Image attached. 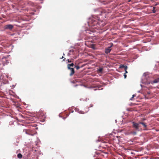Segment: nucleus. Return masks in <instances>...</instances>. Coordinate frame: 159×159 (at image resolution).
Masks as SVG:
<instances>
[{
    "mask_svg": "<svg viewBox=\"0 0 159 159\" xmlns=\"http://www.w3.org/2000/svg\"><path fill=\"white\" fill-rule=\"evenodd\" d=\"M23 132L27 134L32 136L34 135L35 134L34 131H33L32 130L29 129H24L23 130Z\"/></svg>",
    "mask_w": 159,
    "mask_h": 159,
    "instance_id": "nucleus-1",
    "label": "nucleus"
},
{
    "mask_svg": "<svg viewBox=\"0 0 159 159\" xmlns=\"http://www.w3.org/2000/svg\"><path fill=\"white\" fill-rule=\"evenodd\" d=\"M113 46V43H111V45L105 49V52L108 54L109 53L111 50V48Z\"/></svg>",
    "mask_w": 159,
    "mask_h": 159,
    "instance_id": "nucleus-2",
    "label": "nucleus"
},
{
    "mask_svg": "<svg viewBox=\"0 0 159 159\" xmlns=\"http://www.w3.org/2000/svg\"><path fill=\"white\" fill-rule=\"evenodd\" d=\"M133 124V127L136 129L137 130H139V123L138 124L134 122H132Z\"/></svg>",
    "mask_w": 159,
    "mask_h": 159,
    "instance_id": "nucleus-3",
    "label": "nucleus"
},
{
    "mask_svg": "<svg viewBox=\"0 0 159 159\" xmlns=\"http://www.w3.org/2000/svg\"><path fill=\"white\" fill-rule=\"evenodd\" d=\"M13 28V26L11 25H8L5 26V29H6L12 30Z\"/></svg>",
    "mask_w": 159,
    "mask_h": 159,
    "instance_id": "nucleus-4",
    "label": "nucleus"
},
{
    "mask_svg": "<svg viewBox=\"0 0 159 159\" xmlns=\"http://www.w3.org/2000/svg\"><path fill=\"white\" fill-rule=\"evenodd\" d=\"M92 22H90V21L89 22V25L90 24H92V25H91V26L95 25L96 24H97V22L96 21H95L94 20H92L91 21Z\"/></svg>",
    "mask_w": 159,
    "mask_h": 159,
    "instance_id": "nucleus-5",
    "label": "nucleus"
},
{
    "mask_svg": "<svg viewBox=\"0 0 159 159\" xmlns=\"http://www.w3.org/2000/svg\"><path fill=\"white\" fill-rule=\"evenodd\" d=\"M70 70L71 72L70 74V76L73 75L75 73V70L73 68H70V69H68Z\"/></svg>",
    "mask_w": 159,
    "mask_h": 159,
    "instance_id": "nucleus-6",
    "label": "nucleus"
},
{
    "mask_svg": "<svg viewBox=\"0 0 159 159\" xmlns=\"http://www.w3.org/2000/svg\"><path fill=\"white\" fill-rule=\"evenodd\" d=\"M159 82V77L155 79L153 81H152L151 83V84L157 83Z\"/></svg>",
    "mask_w": 159,
    "mask_h": 159,
    "instance_id": "nucleus-7",
    "label": "nucleus"
},
{
    "mask_svg": "<svg viewBox=\"0 0 159 159\" xmlns=\"http://www.w3.org/2000/svg\"><path fill=\"white\" fill-rule=\"evenodd\" d=\"M137 134V132L135 131H134L133 132H128L127 133V134L128 135H136Z\"/></svg>",
    "mask_w": 159,
    "mask_h": 159,
    "instance_id": "nucleus-8",
    "label": "nucleus"
},
{
    "mask_svg": "<svg viewBox=\"0 0 159 159\" xmlns=\"http://www.w3.org/2000/svg\"><path fill=\"white\" fill-rule=\"evenodd\" d=\"M74 66H75V65L73 63L68 64L67 65V67L68 69H70L71 68V67H73Z\"/></svg>",
    "mask_w": 159,
    "mask_h": 159,
    "instance_id": "nucleus-9",
    "label": "nucleus"
},
{
    "mask_svg": "<svg viewBox=\"0 0 159 159\" xmlns=\"http://www.w3.org/2000/svg\"><path fill=\"white\" fill-rule=\"evenodd\" d=\"M103 68H99L98 69V71L100 73H102L103 70Z\"/></svg>",
    "mask_w": 159,
    "mask_h": 159,
    "instance_id": "nucleus-10",
    "label": "nucleus"
},
{
    "mask_svg": "<svg viewBox=\"0 0 159 159\" xmlns=\"http://www.w3.org/2000/svg\"><path fill=\"white\" fill-rule=\"evenodd\" d=\"M139 124L142 125L145 128H146L147 127V125H146L145 123H144L143 122H139Z\"/></svg>",
    "mask_w": 159,
    "mask_h": 159,
    "instance_id": "nucleus-11",
    "label": "nucleus"
},
{
    "mask_svg": "<svg viewBox=\"0 0 159 159\" xmlns=\"http://www.w3.org/2000/svg\"><path fill=\"white\" fill-rule=\"evenodd\" d=\"M127 67V66H125L123 65H121L119 67V68H124L125 69V67Z\"/></svg>",
    "mask_w": 159,
    "mask_h": 159,
    "instance_id": "nucleus-12",
    "label": "nucleus"
},
{
    "mask_svg": "<svg viewBox=\"0 0 159 159\" xmlns=\"http://www.w3.org/2000/svg\"><path fill=\"white\" fill-rule=\"evenodd\" d=\"M17 157L19 158L20 159L22 157V155L21 154L19 153L17 155Z\"/></svg>",
    "mask_w": 159,
    "mask_h": 159,
    "instance_id": "nucleus-13",
    "label": "nucleus"
},
{
    "mask_svg": "<svg viewBox=\"0 0 159 159\" xmlns=\"http://www.w3.org/2000/svg\"><path fill=\"white\" fill-rule=\"evenodd\" d=\"M91 48L93 49H95V47L94 45L93 44H92L91 45Z\"/></svg>",
    "mask_w": 159,
    "mask_h": 159,
    "instance_id": "nucleus-14",
    "label": "nucleus"
},
{
    "mask_svg": "<svg viewBox=\"0 0 159 159\" xmlns=\"http://www.w3.org/2000/svg\"><path fill=\"white\" fill-rule=\"evenodd\" d=\"M75 68H76L77 70H79L80 68V67L78 66H76L74 67Z\"/></svg>",
    "mask_w": 159,
    "mask_h": 159,
    "instance_id": "nucleus-15",
    "label": "nucleus"
},
{
    "mask_svg": "<svg viewBox=\"0 0 159 159\" xmlns=\"http://www.w3.org/2000/svg\"><path fill=\"white\" fill-rule=\"evenodd\" d=\"M153 10H152V12L155 13L156 12V11L155 10L156 7H153Z\"/></svg>",
    "mask_w": 159,
    "mask_h": 159,
    "instance_id": "nucleus-16",
    "label": "nucleus"
},
{
    "mask_svg": "<svg viewBox=\"0 0 159 159\" xmlns=\"http://www.w3.org/2000/svg\"><path fill=\"white\" fill-rule=\"evenodd\" d=\"M127 67H125V74H126L128 73V72H127Z\"/></svg>",
    "mask_w": 159,
    "mask_h": 159,
    "instance_id": "nucleus-17",
    "label": "nucleus"
},
{
    "mask_svg": "<svg viewBox=\"0 0 159 159\" xmlns=\"http://www.w3.org/2000/svg\"><path fill=\"white\" fill-rule=\"evenodd\" d=\"M86 112H84V111H79V113L81 114H84Z\"/></svg>",
    "mask_w": 159,
    "mask_h": 159,
    "instance_id": "nucleus-18",
    "label": "nucleus"
},
{
    "mask_svg": "<svg viewBox=\"0 0 159 159\" xmlns=\"http://www.w3.org/2000/svg\"><path fill=\"white\" fill-rule=\"evenodd\" d=\"M135 96H136V95H134V94L133 95V96H132V97H131V98H130V100H133V98H134V97Z\"/></svg>",
    "mask_w": 159,
    "mask_h": 159,
    "instance_id": "nucleus-19",
    "label": "nucleus"
},
{
    "mask_svg": "<svg viewBox=\"0 0 159 159\" xmlns=\"http://www.w3.org/2000/svg\"><path fill=\"white\" fill-rule=\"evenodd\" d=\"M124 78L125 79L126 78V77H127V75H126L125 74H124Z\"/></svg>",
    "mask_w": 159,
    "mask_h": 159,
    "instance_id": "nucleus-20",
    "label": "nucleus"
},
{
    "mask_svg": "<svg viewBox=\"0 0 159 159\" xmlns=\"http://www.w3.org/2000/svg\"><path fill=\"white\" fill-rule=\"evenodd\" d=\"M67 61H68V62L69 63H70V62H72V61H71V60H70L69 59H67Z\"/></svg>",
    "mask_w": 159,
    "mask_h": 159,
    "instance_id": "nucleus-21",
    "label": "nucleus"
},
{
    "mask_svg": "<svg viewBox=\"0 0 159 159\" xmlns=\"http://www.w3.org/2000/svg\"><path fill=\"white\" fill-rule=\"evenodd\" d=\"M71 83H75V81L74 80V81H71Z\"/></svg>",
    "mask_w": 159,
    "mask_h": 159,
    "instance_id": "nucleus-22",
    "label": "nucleus"
},
{
    "mask_svg": "<svg viewBox=\"0 0 159 159\" xmlns=\"http://www.w3.org/2000/svg\"><path fill=\"white\" fill-rule=\"evenodd\" d=\"M103 13V12H101V14H100V15H102V13Z\"/></svg>",
    "mask_w": 159,
    "mask_h": 159,
    "instance_id": "nucleus-23",
    "label": "nucleus"
},
{
    "mask_svg": "<svg viewBox=\"0 0 159 159\" xmlns=\"http://www.w3.org/2000/svg\"><path fill=\"white\" fill-rule=\"evenodd\" d=\"M77 86V85H75V86H75V87H76V86Z\"/></svg>",
    "mask_w": 159,
    "mask_h": 159,
    "instance_id": "nucleus-24",
    "label": "nucleus"
},
{
    "mask_svg": "<svg viewBox=\"0 0 159 159\" xmlns=\"http://www.w3.org/2000/svg\"><path fill=\"white\" fill-rule=\"evenodd\" d=\"M145 120V119H143V120Z\"/></svg>",
    "mask_w": 159,
    "mask_h": 159,
    "instance_id": "nucleus-25",
    "label": "nucleus"
},
{
    "mask_svg": "<svg viewBox=\"0 0 159 159\" xmlns=\"http://www.w3.org/2000/svg\"><path fill=\"white\" fill-rule=\"evenodd\" d=\"M65 59H64V60H63V61H65Z\"/></svg>",
    "mask_w": 159,
    "mask_h": 159,
    "instance_id": "nucleus-26",
    "label": "nucleus"
},
{
    "mask_svg": "<svg viewBox=\"0 0 159 159\" xmlns=\"http://www.w3.org/2000/svg\"><path fill=\"white\" fill-rule=\"evenodd\" d=\"M63 58V57H62L61 58Z\"/></svg>",
    "mask_w": 159,
    "mask_h": 159,
    "instance_id": "nucleus-27",
    "label": "nucleus"
}]
</instances>
